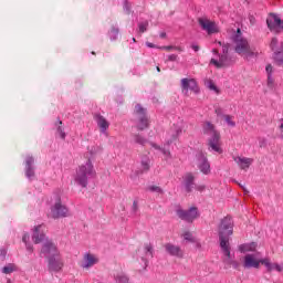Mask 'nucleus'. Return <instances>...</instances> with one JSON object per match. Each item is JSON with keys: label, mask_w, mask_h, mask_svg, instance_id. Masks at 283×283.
<instances>
[{"label": "nucleus", "mask_w": 283, "mask_h": 283, "mask_svg": "<svg viewBox=\"0 0 283 283\" xmlns=\"http://www.w3.org/2000/svg\"><path fill=\"white\" fill-rule=\"evenodd\" d=\"M159 50H166L167 52H171V50H179V52H182L181 48L174 46V45H168V46H161Z\"/></svg>", "instance_id": "79ce46f5"}, {"label": "nucleus", "mask_w": 283, "mask_h": 283, "mask_svg": "<svg viewBox=\"0 0 283 283\" xmlns=\"http://www.w3.org/2000/svg\"><path fill=\"white\" fill-rule=\"evenodd\" d=\"M6 255H8V250L6 248L0 249V261L3 262L6 260Z\"/></svg>", "instance_id": "c03bdc74"}, {"label": "nucleus", "mask_w": 283, "mask_h": 283, "mask_svg": "<svg viewBox=\"0 0 283 283\" xmlns=\"http://www.w3.org/2000/svg\"><path fill=\"white\" fill-rule=\"evenodd\" d=\"M22 242L25 245V249L29 253H34V245L30 243V233L24 232L22 235Z\"/></svg>", "instance_id": "cd10ccee"}, {"label": "nucleus", "mask_w": 283, "mask_h": 283, "mask_svg": "<svg viewBox=\"0 0 283 283\" xmlns=\"http://www.w3.org/2000/svg\"><path fill=\"white\" fill-rule=\"evenodd\" d=\"M167 36V33H160V39H165Z\"/></svg>", "instance_id": "6e6d98bb"}, {"label": "nucleus", "mask_w": 283, "mask_h": 283, "mask_svg": "<svg viewBox=\"0 0 283 283\" xmlns=\"http://www.w3.org/2000/svg\"><path fill=\"white\" fill-rule=\"evenodd\" d=\"M45 224H39L33 228V233H32V241L34 244H41V242L48 241L45 238Z\"/></svg>", "instance_id": "6ab92c4d"}, {"label": "nucleus", "mask_w": 283, "mask_h": 283, "mask_svg": "<svg viewBox=\"0 0 283 283\" xmlns=\"http://www.w3.org/2000/svg\"><path fill=\"white\" fill-rule=\"evenodd\" d=\"M101 263V258L98 254L94 252H84L82 255V260L80 261V268L83 271H91V269H94L97 264Z\"/></svg>", "instance_id": "6e6552de"}, {"label": "nucleus", "mask_w": 283, "mask_h": 283, "mask_svg": "<svg viewBox=\"0 0 283 283\" xmlns=\"http://www.w3.org/2000/svg\"><path fill=\"white\" fill-rule=\"evenodd\" d=\"M199 25L203 32L207 34H218L220 32V27L214 21L209 20L208 18H199Z\"/></svg>", "instance_id": "dca6fc26"}, {"label": "nucleus", "mask_w": 283, "mask_h": 283, "mask_svg": "<svg viewBox=\"0 0 283 283\" xmlns=\"http://www.w3.org/2000/svg\"><path fill=\"white\" fill-rule=\"evenodd\" d=\"M133 42L136 43V38H133Z\"/></svg>", "instance_id": "052dcab7"}, {"label": "nucleus", "mask_w": 283, "mask_h": 283, "mask_svg": "<svg viewBox=\"0 0 283 283\" xmlns=\"http://www.w3.org/2000/svg\"><path fill=\"white\" fill-rule=\"evenodd\" d=\"M107 34L111 41H118V34H120V30L118 27H112Z\"/></svg>", "instance_id": "7c9ffc66"}, {"label": "nucleus", "mask_w": 283, "mask_h": 283, "mask_svg": "<svg viewBox=\"0 0 283 283\" xmlns=\"http://www.w3.org/2000/svg\"><path fill=\"white\" fill-rule=\"evenodd\" d=\"M147 28H149V21L144 20V21L138 22V32H139V34L145 33Z\"/></svg>", "instance_id": "473e14b6"}, {"label": "nucleus", "mask_w": 283, "mask_h": 283, "mask_svg": "<svg viewBox=\"0 0 283 283\" xmlns=\"http://www.w3.org/2000/svg\"><path fill=\"white\" fill-rule=\"evenodd\" d=\"M223 118L229 127H235V123L233 122V117L231 115H224Z\"/></svg>", "instance_id": "58836bf2"}, {"label": "nucleus", "mask_w": 283, "mask_h": 283, "mask_svg": "<svg viewBox=\"0 0 283 283\" xmlns=\"http://www.w3.org/2000/svg\"><path fill=\"white\" fill-rule=\"evenodd\" d=\"M196 176H193V174L188 172L184 176V187H185V191H187V193H191V191H193L196 189Z\"/></svg>", "instance_id": "4be33fe9"}, {"label": "nucleus", "mask_w": 283, "mask_h": 283, "mask_svg": "<svg viewBox=\"0 0 283 283\" xmlns=\"http://www.w3.org/2000/svg\"><path fill=\"white\" fill-rule=\"evenodd\" d=\"M239 251H240V253H245L247 255L250 253H258V243L250 242V243L240 244Z\"/></svg>", "instance_id": "393cba45"}, {"label": "nucleus", "mask_w": 283, "mask_h": 283, "mask_svg": "<svg viewBox=\"0 0 283 283\" xmlns=\"http://www.w3.org/2000/svg\"><path fill=\"white\" fill-rule=\"evenodd\" d=\"M114 279L116 283H129V277L124 272H117Z\"/></svg>", "instance_id": "2f4dec72"}, {"label": "nucleus", "mask_w": 283, "mask_h": 283, "mask_svg": "<svg viewBox=\"0 0 283 283\" xmlns=\"http://www.w3.org/2000/svg\"><path fill=\"white\" fill-rule=\"evenodd\" d=\"M191 48L195 52H198V50H200V46H198V44H192Z\"/></svg>", "instance_id": "3c124183"}, {"label": "nucleus", "mask_w": 283, "mask_h": 283, "mask_svg": "<svg viewBox=\"0 0 283 283\" xmlns=\"http://www.w3.org/2000/svg\"><path fill=\"white\" fill-rule=\"evenodd\" d=\"M181 92L185 94V96H189V92H193V94H200L198 82H196L195 78H181Z\"/></svg>", "instance_id": "ddd939ff"}, {"label": "nucleus", "mask_w": 283, "mask_h": 283, "mask_svg": "<svg viewBox=\"0 0 283 283\" xmlns=\"http://www.w3.org/2000/svg\"><path fill=\"white\" fill-rule=\"evenodd\" d=\"M40 255L41 258H45L46 260H50L52 258H56L57 255H61V251L59 250V247H56L55 243L52 242V240H46L42 244Z\"/></svg>", "instance_id": "9d476101"}, {"label": "nucleus", "mask_w": 283, "mask_h": 283, "mask_svg": "<svg viewBox=\"0 0 283 283\" xmlns=\"http://www.w3.org/2000/svg\"><path fill=\"white\" fill-rule=\"evenodd\" d=\"M201 129L203 136L208 137L209 150L222 154V148L220 147V132H218L216 125L211 122H203Z\"/></svg>", "instance_id": "20e7f679"}, {"label": "nucleus", "mask_w": 283, "mask_h": 283, "mask_svg": "<svg viewBox=\"0 0 283 283\" xmlns=\"http://www.w3.org/2000/svg\"><path fill=\"white\" fill-rule=\"evenodd\" d=\"M266 25L270 32H274L275 34L283 31V20L280 15L275 13H271L266 19Z\"/></svg>", "instance_id": "4468645a"}, {"label": "nucleus", "mask_w": 283, "mask_h": 283, "mask_svg": "<svg viewBox=\"0 0 283 283\" xmlns=\"http://www.w3.org/2000/svg\"><path fill=\"white\" fill-rule=\"evenodd\" d=\"M61 125H63V122L60 120L59 126L56 128V135L60 136V138H62V140H65L66 134H65V130L63 129V126H61Z\"/></svg>", "instance_id": "f704fd0d"}, {"label": "nucleus", "mask_w": 283, "mask_h": 283, "mask_svg": "<svg viewBox=\"0 0 283 283\" xmlns=\"http://www.w3.org/2000/svg\"><path fill=\"white\" fill-rule=\"evenodd\" d=\"M268 87L270 90H273V87H275V80L273 78V75H268Z\"/></svg>", "instance_id": "a19ab883"}, {"label": "nucleus", "mask_w": 283, "mask_h": 283, "mask_svg": "<svg viewBox=\"0 0 283 283\" xmlns=\"http://www.w3.org/2000/svg\"><path fill=\"white\" fill-rule=\"evenodd\" d=\"M218 233L221 251L228 260H231V245L229 244V238L233 235V219L231 217H226L221 220Z\"/></svg>", "instance_id": "f257e3e1"}, {"label": "nucleus", "mask_w": 283, "mask_h": 283, "mask_svg": "<svg viewBox=\"0 0 283 283\" xmlns=\"http://www.w3.org/2000/svg\"><path fill=\"white\" fill-rule=\"evenodd\" d=\"M175 211L179 220H182L184 222H188L189 224H191L192 222H196V220L200 218V210H198V207H190L187 210L178 207Z\"/></svg>", "instance_id": "0eeeda50"}, {"label": "nucleus", "mask_w": 283, "mask_h": 283, "mask_svg": "<svg viewBox=\"0 0 283 283\" xmlns=\"http://www.w3.org/2000/svg\"><path fill=\"white\" fill-rule=\"evenodd\" d=\"M36 166H34V157L27 155L24 158V176L29 180H34L36 176Z\"/></svg>", "instance_id": "f3484780"}, {"label": "nucleus", "mask_w": 283, "mask_h": 283, "mask_svg": "<svg viewBox=\"0 0 283 283\" xmlns=\"http://www.w3.org/2000/svg\"><path fill=\"white\" fill-rule=\"evenodd\" d=\"M221 112H222V109L217 108V109H216V114H217V116H220Z\"/></svg>", "instance_id": "5fc2aeb1"}, {"label": "nucleus", "mask_w": 283, "mask_h": 283, "mask_svg": "<svg viewBox=\"0 0 283 283\" xmlns=\"http://www.w3.org/2000/svg\"><path fill=\"white\" fill-rule=\"evenodd\" d=\"M230 264L233 269H240V262L238 261H230Z\"/></svg>", "instance_id": "49530a36"}, {"label": "nucleus", "mask_w": 283, "mask_h": 283, "mask_svg": "<svg viewBox=\"0 0 283 283\" xmlns=\"http://www.w3.org/2000/svg\"><path fill=\"white\" fill-rule=\"evenodd\" d=\"M50 210L51 217H53L54 220H59L60 218H70V208L63 205V201L61 200V195L59 193L53 195L51 199Z\"/></svg>", "instance_id": "423d86ee"}, {"label": "nucleus", "mask_w": 283, "mask_h": 283, "mask_svg": "<svg viewBox=\"0 0 283 283\" xmlns=\"http://www.w3.org/2000/svg\"><path fill=\"white\" fill-rule=\"evenodd\" d=\"M206 86H207L208 90H210L211 92L218 93V86H216V84L213 83V81L209 80L208 82H206Z\"/></svg>", "instance_id": "4c0bfd02"}, {"label": "nucleus", "mask_w": 283, "mask_h": 283, "mask_svg": "<svg viewBox=\"0 0 283 283\" xmlns=\"http://www.w3.org/2000/svg\"><path fill=\"white\" fill-rule=\"evenodd\" d=\"M149 163L150 160L147 157L142 159V171H149V167H150Z\"/></svg>", "instance_id": "c9c22d12"}, {"label": "nucleus", "mask_w": 283, "mask_h": 283, "mask_svg": "<svg viewBox=\"0 0 283 283\" xmlns=\"http://www.w3.org/2000/svg\"><path fill=\"white\" fill-rule=\"evenodd\" d=\"M95 120L97 123V127L102 134H107V129H109V122L103 117V115H95Z\"/></svg>", "instance_id": "a878e982"}, {"label": "nucleus", "mask_w": 283, "mask_h": 283, "mask_svg": "<svg viewBox=\"0 0 283 283\" xmlns=\"http://www.w3.org/2000/svg\"><path fill=\"white\" fill-rule=\"evenodd\" d=\"M218 45L222 46V54L218 55L219 59L212 57L210 63L211 65H214V67H224V65H229L231 63V60L229 59V48H231L229 44H222V42H217Z\"/></svg>", "instance_id": "9b49d317"}, {"label": "nucleus", "mask_w": 283, "mask_h": 283, "mask_svg": "<svg viewBox=\"0 0 283 283\" xmlns=\"http://www.w3.org/2000/svg\"><path fill=\"white\" fill-rule=\"evenodd\" d=\"M95 177L96 170L94 169V164H92L91 159H87L85 164H82L76 169L74 181L76 182V185H80V187H83V189H85V187H87V185L90 184V180Z\"/></svg>", "instance_id": "39448f33"}, {"label": "nucleus", "mask_w": 283, "mask_h": 283, "mask_svg": "<svg viewBox=\"0 0 283 283\" xmlns=\"http://www.w3.org/2000/svg\"><path fill=\"white\" fill-rule=\"evenodd\" d=\"M177 59H178V55H176V54H170L168 56V61H177Z\"/></svg>", "instance_id": "09e8293b"}, {"label": "nucleus", "mask_w": 283, "mask_h": 283, "mask_svg": "<svg viewBox=\"0 0 283 283\" xmlns=\"http://www.w3.org/2000/svg\"><path fill=\"white\" fill-rule=\"evenodd\" d=\"M134 142L137 143V145H145L147 143L145 137H143L140 135H135L134 136Z\"/></svg>", "instance_id": "ea45409f"}, {"label": "nucleus", "mask_w": 283, "mask_h": 283, "mask_svg": "<svg viewBox=\"0 0 283 283\" xmlns=\"http://www.w3.org/2000/svg\"><path fill=\"white\" fill-rule=\"evenodd\" d=\"M231 40L234 44V52L240 54V56H243L248 61H251V59H255V56H258V53H255L253 48H251V44H249V40L242 36V31L240 29H237V32L232 35Z\"/></svg>", "instance_id": "f03ea898"}, {"label": "nucleus", "mask_w": 283, "mask_h": 283, "mask_svg": "<svg viewBox=\"0 0 283 283\" xmlns=\"http://www.w3.org/2000/svg\"><path fill=\"white\" fill-rule=\"evenodd\" d=\"M17 271H19V268L14 263H9L1 269V273L4 275H10V273H14Z\"/></svg>", "instance_id": "c85d7f7f"}, {"label": "nucleus", "mask_w": 283, "mask_h": 283, "mask_svg": "<svg viewBox=\"0 0 283 283\" xmlns=\"http://www.w3.org/2000/svg\"><path fill=\"white\" fill-rule=\"evenodd\" d=\"M212 52L216 54V56H218V50L213 49Z\"/></svg>", "instance_id": "13d9d810"}, {"label": "nucleus", "mask_w": 283, "mask_h": 283, "mask_svg": "<svg viewBox=\"0 0 283 283\" xmlns=\"http://www.w3.org/2000/svg\"><path fill=\"white\" fill-rule=\"evenodd\" d=\"M234 163H237L238 167H240V169H242L243 171H247V169H249V167H251L253 165V158H249V157H233Z\"/></svg>", "instance_id": "b1692460"}, {"label": "nucleus", "mask_w": 283, "mask_h": 283, "mask_svg": "<svg viewBox=\"0 0 283 283\" xmlns=\"http://www.w3.org/2000/svg\"><path fill=\"white\" fill-rule=\"evenodd\" d=\"M261 262H262L263 266H265L266 271H269L270 273H271V271L282 272V265H280L277 263H272L271 259H269V258L262 259Z\"/></svg>", "instance_id": "bb28decb"}, {"label": "nucleus", "mask_w": 283, "mask_h": 283, "mask_svg": "<svg viewBox=\"0 0 283 283\" xmlns=\"http://www.w3.org/2000/svg\"><path fill=\"white\" fill-rule=\"evenodd\" d=\"M146 46L147 48H156V44L151 43V42H146Z\"/></svg>", "instance_id": "603ef678"}, {"label": "nucleus", "mask_w": 283, "mask_h": 283, "mask_svg": "<svg viewBox=\"0 0 283 283\" xmlns=\"http://www.w3.org/2000/svg\"><path fill=\"white\" fill-rule=\"evenodd\" d=\"M132 209H133L134 213H136L138 211V201L133 202V208Z\"/></svg>", "instance_id": "de8ad7c7"}, {"label": "nucleus", "mask_w": 283, "mask_h": 283, "mask_svg": "<svg viewBox=\"0 0 283 283\" xmlns=\"http://www.w3.org/2000/svg\"><path fill=\"white\" fill-rule=\"evenodd\" d=\"M185 128V122H182V119L179 120V123L174 124L172 127L170 128V130L168 132V137L166 140V144L164 145V147L158 146V144H154L151 143V147L154 149H157V151H161V154L165 156L166 160L168 158H171V151H169V145H171V143H174V140H176V138H178V136H180V134H182V129Z\"/></svg>", "instance_id": "7ed1b4c3"}, {"label": "nucleus", "mask_w": 283, "mask_h": 283, "mask_svg": "<svg viewBox=\"0 0 283 283\" xmlns=\"http://www.w3.org/2000/svg\"><path fill=\"white\" fill-rule=\"evenodd\" d=\"M164 249L168 255H171V258H178V260H182V258H185V250H182V248L179 245L174 243H166Z\"/></svg>", "instance_id": "412c9836"}, {"label": "nucleus", "mask_w": 283, "mask_h": 283, "mask_svg": "<svg viewBox=\"0 0 283 283\" xmlns=\"http://www.w3.org/2000/svg\"><path fill=\"white\" fill-rule=\"evenodd\" d=\"M270 48L273 52V60L276 65H283V42L277 41V38H273L270 43Z\"/></svg>", "instance_id": "f8f14e48"}, {"label": "nucleus", "mask_w": 283, "mask_h": 283, "mask_svg": "<svg viewBox=\"0 0 283 283\" xmlns=\"http://www.w3.org/2000/svg\"><path fill=\"white\" fill-rule=\"evenodd\" d=\"M262 145H263V142L261 140V142H260V147H262Z\"/></svg>", "instance_id": "680f3d73"}, {"label": "nucleus", "mask_w": 283, "mask_h": 283, "mask_svg": "<svg viewBox=\"0 0 283 283\" xmlns=\"http://www.w3.org/2000/svg\"><path fill=\"white\" fill-rule=\"evenodd\" d=\"M135 125L140 132L149 127V117H147V111L143 108L140 104L135 106Z\"/></svg>", "instance_id": "1a4fd4ad"}, {"label": "nucleus", "mask_w": 283, "mask_h": 283, "mask_svg": "<svg viewBox=\"0 0 283 283\" xmlns=\"http://www.w3.org/2000/svg\"><path fill=\"white\" fill-rule=\"evenodd\" d=\"M197 167L199 171L203 174V176H209V174H211V164L209 163V159L207 158V156H205V154L202 153L198 155Z\"/></svg>", "instance_id": "aec40b11"}, {"label": "nucleus", "mask_w": 283, "mask_h": 283, "mask_svg": "<svg viewBox=\"0 0 283 283\" xmlns=\"http://www.w3.org/2000/svg\"><path fill=\"white\" fill-rule=\"evenodd\" d=\"M143 251H144V256H142V261L144 263L143 269H147V265L149 264L148 260L154 258V244L145 243Z\"/></svg>", "instance_id": "5701e85b"}, {"label": "nucleus", "mask_w": 283, "mask_h": 283, "mask_svg": "<svg viewBox=\"0 0 283 283\" xmlns=\"http://www.w3.org/2000/svg\"><path fill=\"white\" fill-rule=\"evenodd\" d=\"M260 264H262L260 252L245 254L243 258V269H260Z\"/></svg>", "instance_id": "2eb2a0df"}, {"label": "nucleus", "mask_w": 283, "mask_h": 283, "mask_svg": "<svg viewBox=\"0 0 283 283\" xmlns=\"http://www.w3.org/2000/svg\"><path fill=\"white\" fill-rule=\"evenodd\" d=\"M103 151V148H101L99 146H91L88 148V160H94V158H96V156H98V154H101Z\"/></svg>", "instance_id": "c756f323"}, {"label": "nucleus", "mask_w": 283, "mask_h": 283, "mask_svg": "<svg viewBox=\"0 0 283 283\" xmlns=\"http://www.w3.org/2000/svg\"><path fill=\"white\" fill-rule=\"evenodd\" d=\"M192 244H197L198 249H200V242H192Z\"/></svg>", "instance_id": "4d7b16f0"}, {"label": "nucleus", "mask_w": 283, "mask_h": 283, "mask_svg": "<svg viewBox=\"0 0 283 283\" xmlns=\"http://www.w3.org/2000/svg\"><path fill=\"white\" fill-rule=\"evenodd\" d=\"M48 263L50 273H61V271H63V266H65V262L63 261V256H61V254L48 259Z\"/></svg>", "instance_id": "a211bd4d"}, {"label": "nucleus", "mask_w": 283, "mask_h": 283, "mask_svg": "<svg viewBox=\"0 0 283 283\" xmlns=\"http://www.w3.org/2000/svg\"><path fill=\"white\" fill-rule=\"evenodd\" d=\"M149 191H151L153 193H163V188L158 187V186H150Z\"/></svg>", "instance_id": "37998d69"}, {"label": "nucleus", "mask_w": 283, "mask_h": 283, "mask_svg": "<svg viewBox=\"0 0 283 283\" xmlns=\"http://www.w3.org/2000/svg\"><path fill=\"white\" fill-rule=\"evenodd\" d=\"M7 283H12V281H11V280H8Z\"/></svg>", "instance_id": "e2e57ef3"}, {"label": "nucleus", "mask_w": 283, "mask_h": 283, "mask_svg": "<svg viewBox=\"0 0 283 283\" xmlns=\"http://www.w3.org/2000/svg\"><path fill=\"white\" fill-rule=\"evenodd\" d=\"M182 238L184 240H186V242H197L196 237H193V234L190 231H185L182 233Z\"/></svg>", "instance_id": "72a5a7b5"}, {"label": "nucleus", "mask_w": 283, "mask_h": 283, "mask_svg": "<svg viewBox=\"0 0 283 283\" xmlns=\"http://www.w3.org/2000/svg\"><path fill=\"white\" fill-rule=\"evenodd\" d=\"M195 189H197V191H205V186H195Z\"/></svg>", "instance_id": "8fccbe9b"}, {"label": "nucleus", "mask_w": 283, "mask_h": 283, "mask_svg": "<svg viewBox=\"0 0 283 283\" xmlns=\"http://www.w3.org/2000/svg\"><path fill=\"white\" fill-rule=\"evenodd\" d=\"M265 72H266L268 76H272V74H273V65L268 64L266 67H265Z\"/></svg>", "instance_id": "a18cd8bd"}, {"label": "nucleus", "mask_w": 283, "mask_h": 283, "mask_svg": "<svg viewBox=\"0 0 283 283\" xmlns=\"http://www.w3.org/2000/svg\"><path fill=\"white\" fill-rule=\"evenodd\" d=\"M279 123H280L279 129H283V118H281V119L279 120Z\"/></svg>", "instance_id": "864d4df0"}, {"label": "nucleus", "mask_w": 283, "mask_h": 283, "mask_svg": "<svg viewBox=\"0 0 283 283\" xmlns=\"http://www.w3.org/2000/svg\"><path fill=\"white\" fill-rule=\"evenodd\" d=\"M123 9L126 14H129L132 12V4L127 0H123Z\"/></svg>", "instance_id": "e433bc0d"}, {"label": "nucleus", "mask_w": 283, "mask_h": 283, "mask_svg": "<svg viewBox=\"0 0 283 283\" xmlns=\"http://www.w3.org/2000/svg\"><path fill=\"white\" fill-rule=\"evenodd\" d=\"M157 72H160V66H157Z\"/></svg>", "instance_id": "bf43d9fd"}]
</instances>
